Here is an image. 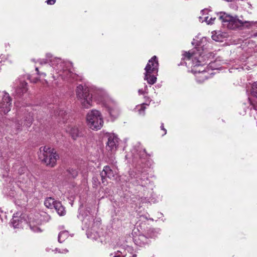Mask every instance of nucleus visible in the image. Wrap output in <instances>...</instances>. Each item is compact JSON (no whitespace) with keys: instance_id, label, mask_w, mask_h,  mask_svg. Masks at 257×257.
I'll return each mask as SVG.
<instances>
[{"instance_id":"40","label":"nucleus","mask_w":257,"mask_h":257,"mask_svg":"<svg viewBox=\"0 0 257 257\" xmlns=\"http://www.w3.org/2000/svg\"><path fill=\"white\" fill-rule=\"evenodd\" d=\"M68 250L67 249H65L64 250V251L63 252H68Z\"/></svg>"},{"instance_id":"23","label":"nucleus","mask_w":257,"mask_h":257,"mask_svg":"<svg viewBox=\"0 0 257 257\" xmlns=\"http://www.w3.org/2000/svg\"><path fill=\"white\" fill-rule=\"evenodd\" d=\"M146 108V107L145 105H144V104H142L139 107V108L138 109L139 113L140 115H144L145 114V111Z\"/></svg>"},{"instance_id":"4","label":"nucleus","mask_w":257,"mask_h":257,"mask_svg":"<svg viewBox=\"0 0 257 257\" xmlns=\"http://www.w3.org/2000/svg\"><path fill=\"white\" fill-rule=\"evenodd\" d=\"M76 93L77 97L84 108H88L92 106V96L90 94L88 87L80 84L77 87Z\"/></svg>"},{"instance_id":"25","label":"nucleus","mask_w":257,"mask_h":257,"mask_svg":"<svg viewBox=\"0 0 257 257\" xmlns=\"http://www.w3.org/2000/svg\"><path fill=\"white\" fill-rule=\"evenodd\" d=\"M215 19L216 18H210L209 20L208 17H206L205 18V21L208 25H212V24H213V22Z\"/></svg>"},{"instance_id":"31","label":"nucleus","mask_w":257,"mask_h":257,"mask_svg":"<svg viewBox=\"0 0 257 257\" xmlns=\"http://www.w3.org/2000/svg\"><path fill=\"white\" fill-rule=\"evenodd\" d=\"M184 58H186L187 59H190L192 56V54L189 52H186L184 54Z\"/></svg>"},{"instance_id":"12","label":"nucleus","mask_w":257,"mask_h":257,"mask_svg":"<svg viewBox=\"0 0 257 257\" xmlns=\"http://www.w3.org/2000/svg\"><path fill=\"white\" fill-rule=\"evenodd\" d=\"M33 121V114L31 113H28L25 116V119L24 120V122H22L21 124H19V125L17 126L18 130H21V126L23 123H24V126H26L27 127H29L32 124Z\"/></svg>"},{"instance_id":"20","label":"nucleus","mask_w":257,"mask_h":257,"mask_svg":"<svg viewBox=\"0 0 257 257\" xmlns=\"http://www.w3.org/2000/svg\"><path fill=\"white\" fill-rule=\"evenodd\" d=\"M158 232L154 228L149 229L146 234V236L149 238H155L157 237Z\"/></svg>"},{"instance_id":"38","label":"nucleus","mask_w":257,"mask_h":257,"mask_svg":"<svg viewBox=\"0 0 257 257\" xmlns=\"http://www.w3.org/2000/svg\"><path fill=\"white\" fill-rule=\"evenodd\" d=\"M40 76L41 75H43V76H46V74L45 73H43V72L41 73L40 72Z\"/></svg>"},{"instance_id":"5","label":"nucleus","mask_w":257,"mask_h":257,"mask_svg":"<svg viewBox=\"0 0 257 257\" xmlns=\"http://www.w3.org/2000/svg\"><path fill=\"white\" fill-rule=\"evenodd\" d=\"M86 121L88 126L93 130H100L103 124L101 113L95 109H92L87 113Z\"/></svg>"},{"instance_id":"29","label":"nucleus","mask_w":257,"mask_h":257,"mask_svg":"<svg viewBox=\"0 0 257 257\" xmlns=\"http://www.w3.org/2000/svg\"><path fill=\"white\" fill-rule=\"evenodd\" d=\"M148 87L147 85L145 86V89L144 90H143V89H139V91H138V92L139 93V94L141 95V94H144L145 93H148Z\"/></svg>"},{"instance_id":"7","label":"nucleus","mask_w":257,"mask_h":257,"mask_svg":"<svg viewBox=\"0 0 257 257\" xmlns=\"http://www.w3.org/2000/svg\"><path fill=\"white\" fill-rule=\"evenodd\" d=\"M4 93L0 102V111L6 114L11 110L12 99L8 93L5 92Z\"/></svg>"},{"instance_id":"13","label":"nucleus","mask_w":257,"mask_h":257,"mask_svg":"<svg viewBox=\"0 0 257 257\" xmlns=\"http://www.w3.org/2000/svg\"><path fill=\"white\" fill-rule=\"evenodd\" d=\"M46 57L49 60V63L52 66H57L59 64L62 63V60L60 58L55 57L50 53L46 54Z\"/></svg>"},{"instance_id":"19","label":"nucleus","mask_w":257,"mask_h":257,"mask_svg":"<svg viewBox=\"0 0 257 257\" xmlns=\"http://www.w3.org/2000/svg\"><path fill=\"white\" fill-rule=\"evenodd\" d=\"M69 236V233L67 231H62L58 235V240L60 243H62Z\"/></svg>"},{"instance_id":"28","label":"nucleus","mask_w":257,"mask_h":257,"mask_svg":"<svg viewBox=\"0 0 257 257\" xmlns=\"http://www.w3.org/2000/svg\"><path fill=\"white\" fill-rule=\"evenodd\" d=\"M63 77H65L66 78H67L69 77H71L72 75L71 72L69 71H64L63 72V74H62Z\"/></svg>"},{"instance_id":"6","label":"nucleus","mask_w":257,"mask_h":257,"mask_svg":"<svg viewBox=\"0 0 257 257\" xmlns=\"http://www.w3.org/2000/svg\"><path fill=\"white\" fill-rule=\"evenodd\" d=\"M219 19L222 21L223 25L230 29H234L244 23H253V22H243L236 17H232L225 13L221 12L219 14Z\"/></svg>"},{"instance_id":"11","label":"nucleus","mask_w":257,"mask_h":257,"mask_svg":"<svg viewBox=\"0 0 257 257\" xmlns=\"http://www.w3.org/2000/svg\"><path fill=\"white\" fill-rule=\"evenodd\" d=\"M67 132L69 133L73 139L76 140L78 137L82 136L81 132L76 126H71L69 127Z\"/></svg>"},{"instance_id":"30","label":"nucleus","mask_w":257,"mask_h":257,"mask_svg":"<svg viewBox=\"0 0 257 257\" xmlns=\"http://www.w3.org/2000/svg\"><path fill=\"white\" fill-rule=\"evenodd\" d=\"M92 182H93V184L96 186H98L99 184H100V182L98 180V179L96 177H93Z\"/></svg>"},{"instance_id":"10","label":"nucleus","mask_w":257,"mask_h":257,"mask_svg":"<svg viewBox=\"0 0 257 257\" xmlns=\"http://www.w3.org/2000/svg\"><path fill=\"white\" fill-rule=\"evenodd\" d=\"M149 239H148V237L146 236V235L144 234H140L138 236L134 238V242L136 244L140 246H143L149 243Z\"/></svg>"},{"instance_id":"16","label":"nucleus","mask_w":257,"mask_h":257,"mask_svg":"<svg viewBox=\"0 0 257 257\" xmlns=\"http://www.w3.org/2000/svg\"><path fill=\"white\" fill-rule=\"evenodd\" d=\"M27 86L28 83L26 82H21L19 88L16 90L17 93L21 95V94L26 92L28 90Z\"/></svg>"},{"instance_id":"14","label":"nucleus","mask_w":257,"mask_h":257,"mask_svg":"<svg viewBox=\"0 0 257 257\" xmlns=\"http://www.w3.org/2000/svg\"><path fill=\"white\" fill-rule=\"evenodd\" d=\"M19 215V213H18L14 214L11 220V223L14 228H19L20 224L22 222V219Z\"/></svg>"},{"instance_id":"45","label":"nucleus","mask_w":257,"mask_h":257,"mask_svg":"<svg viewBox=\"0 0 257 257\" xmlns=\"http://www.w3.org/2000/svg\"><path fill=\"white\" fill-rule=\"evenodd\" d=\"M25 169H26V168H22V170H23H23H25Z\"/></svg>"},{"instance_id":"39","label":"nucleus","mask_w":257,"mask_h":257,"mask_svg":"<svg viewBox=\"0 0 257 257\" xmlns=\"http://www.w3.org/2000/svg\"><path fill=\"white\" fill-rule=\"evenodd\" d=\"M199 19L200 21H202V22H203V21H204L203 20H202V18H201V17H199Z\"/></svg>"},{"instance_id":"9","label":"nucleus","mask_w":257,"mask_h":257,"mask_svg":"<svg viewBox=\"0 0 257 257\" xmlns=\"http://www.w3.org/2000/svg\"><path fill=\"white\" fill-rule=\"evenodd\" d=\"M119 139L114 135H110L108 138L106 149L108 151H114L118 146Z\"/></svg>"},{"instance_id":"27","label":"nucleus","mask_w":257,"mask_h":257,"mask_svg":"<svg viewBox=\"0 0 257 257\" xmlns=\"http://www.w3.org/2000/svg\"><path fill=\"white\" fill-rule=\"evenodd\" d=\"M212 38L213 40L217 41V42H219V41H221V37L219 36L218 35H216V34H213L212 35Z\"/></svg>"},{"instance_id":"44","label":"nucleus","mask_w":257,"mask_h":257,"mask_svg":"<svg viewBox=\"0 0 257 257\" xmlns=\"http://www.w3.org/2000/svg\"><path fill=\"white\" fill-rule=\"evenodd\" d=\"M56 250L57 251H58L59 252H61V251H60L59 250H58L57 248H56Z\"/></svg>"},{"instance_id":"34","label":"nucleus","mask_w":257,"mask_h":257,"mask_svg":"<svg viewBox=\"0 0 257 257\" xmlns=\"http://www.w3.org/2000/svg\"><path fill=\"white\" fill-rule=\"evenodd\" d=\"M161 130H163L164 131V134H163V136L166 135V133H167V130L164 128V123H161Z\"/></svg>"},{"instance_id":"43","label":"nucleus","mask_w":257,"mask_h":257,"mask_svg":"<svg viewBox=\"0 0 257 257\" xmlns=\"http://www.w3.org/2000/svg\"><path fill=\"white\" fill-rule=\"evenodd\" d=\"M113 257H121V256L119 255H115Z\"/></svg>"},{"instance_id":"37","label":"nucleus","mask_w":257,"mask_h":257,"mask_svg":"<svg viewBox=\"0 0 257 257\" xmlns=\"http://www.w3.org/2000/svg\"><path fill=\"white\" fill-rule=\"evenodd\" d=\"M251 104L252 105L253 108L257 110V106H255L252 102H251Z\"/></svg>"},{"instance_id":"36","label":"nucleus","mask_w":257,"mask_h":257,"mask_svg":"<svg viewBox=\"0 0 257 257\" xmlns=\"http://www.w3.org/2000/svg\"><path fill=\"white\" fill-rule=\"evenodd\" d=\"M35 70L37 71V74L38 75H40V72L39 71L38 68V67H36Z\"/></svg>"},{"instance_id":"35","label":"nucleus","mask_w":257,"mask_h":257,"mask_svg":"<svg viewBox=\"0 0 257 257\" xmlns=\"http://www.w3.org/2000/svg\"><path fill=\"white\" fill-rule=\"evenodd\" d=\"M39 80V78H37V77H36V78H34L33 79H32L31 80V81L33 83H37L38 81Z\"/></svg>"},{"instance_id":"18","label":"nucleus","mask_w":257,"mask_h":257,"mask_svg":"<svg viewBox=\"0 0 257 257\" xmlns=\"http://www.w3.org/2000/svg\"><path fill=\"white\" fill-rule=\"evenodd\" d=\"M208 73L206 71H202L201 72L199 71L198 75L196 76L197 81L200 83L203 82L205 80L208 78Z\"/></svg>"},{"instance_id":"32","label":"nucleus","mask_w":257,"mask_h":257,"mask_svg":"<svg viewBox=\"0 0 257 257\" xmlns=\"http://www.w3.org/2000/svg\"><path fill=\"white\" fill-rule=\"evenodd\" d=\"M30 228H31V230H33V231H35V232L41 231V229L37 226H32L31 225H30Z\"/></svg>"},{"instance_id":"26","label":"nucleus","mask_w":257,"mask_h":257,"mask_svg":"<svg viewBox=\"0 0 257 257\" xmlns=\"http://www.w3.org/2000/svg\"><path fill=\"white\" fill-rule=\"evenodd\" d=\"M38 62L41 65H44V64H46L48 63H49V59H47V57L46 56L45 59H40L38 60Z\"/></svg>"},{"instance_id":"21","label":"nucleus","mask_w":257,"mask_h":257,"mask_svg":"<svg viewBox=\"0 0 257 257\" xmlns=\"http://www.w3.org/2000/svg\"><path fill=\"white\" fill-rule=\"evenodd\" d=\"M119 112L118 108L116 106L109 108V113L110 115L114 118H116L118 116Z\"/></svg>"},{"instance_id":"22","label":"nucleus","mask_w":257,"mask_h":257,"mask_svg":"<svg viewBox=\"0 0 257 257\" xmlns=\"http://www.w3.org/2000/svg\"><path fill=\"white\" fill-rule=\"evenodd\" d=\"M251 93L253 96L257 98V81L252 84Z\"/></svg>"},{"instance_id":"24","label":"nucleus","mask_w":257,"mask_h":257,"mask_svg":"<svg viewBox=\"0 0 257 257\" xmlns=\"http://www.w3.org/2000/svg\"><path fill=\"white\" fill-rule=\"evenodd\" d=\"M68 172L73 178H75L78 175V171L75 169H70Z\"/></svg>"},{"instance_id":"17","label":"nucleus","mask_w":257,"mask_h":257,"mask_svg":"<svg viewBox=\"0 0 257 257\" xmlns=\"http://www.w3.org/2000/svg\"><path fill=\"white\" fill-rule=\"evenodd\" d=\"M57 201L54 200L52 197H48L46 199L44 202L45 206L48 208L52 209L55 206V203H57Z\"/></svg>"},{"instance_id":"42","label":"nucleus","mask_w":257,"mask_h":257,"mask_svg":"<svg viewBox=\"0 0 257 257\" xmlns=\"http://www.w3.org/2000/svg\"><path fill=\"white\" fill-rule=\"evenodd\" d=\"M137 255L136 254H134L133 255L132 257H137Z\"/></svg>"},{"instance_id":"8","label":"nucleus","mask_w":257,"mask_h":257,"mask_svg":"<svg viewBox=\"0 0 257 257\" xmlns=\"http://www.w3.org/2000/svg\"><path fill=\"white\" fill-rule=\"evenodd\" d=\"M114 175L115 173L109 166H104L100 173L102 183L104 185H106L107 184L106 177L112 179L114 178Z\"/></svg>"},{"instance_id":"1","label":"nucleus","mask_w":257,"mask_h":257,"mask_svg":"<svg viewBox=\"0 0 257 257\" xmlns=\"http://www.w3.org/2000/svg\"><path fill=\"white\" fill-rule=\"evenodd\" d=\"M82 222L84 227L87 229L86 234L88 238L96 239L100 237L101 222L99 218L95 220L91 215L86 216Z\"/></svg>"},{"instance_id":"41","label":"nucleus","mask_w":257,"mask_h":257,"mask_svg":"<svg viewBox=\"0 0 257 257\" xmlns=\"http://www.w3.org/2000/svg\"><path fill=\"white\" fill-rule=\"evenodd\" d=\"M207 10H202L201 11V13H203V14H204V12H205V11H206Z\"/></svg>"},{"instance_id":"3","label":"nucleus","mask_w":257,"mask_h":257,"mask_svg":"<svg viewBox=\"0 0 257 257\" xmlns=\"http://www.w3.org/2000/svg\"><path fill=\"white\" fill-rule=\"evenodd\" d=\"M39 157L42 162L47 166L51 167L56 165L57 160L59 158V156L55 150L48 146H44L40 148Z\"/></svg>"},{"instance_id":"15","label":"nucleus","mask_w":257,"mask_h":257,"mask_svg":"<svg viewBox=\"0 0 257 257\" xmlns=\"http://www.w3.org/2000/svg\"><path fill=\"white\" fill-rule=\"evenodd\" d=\"M54 208L60 216H64L66 214L65 207L62 205L60 201L55 203V206Z\"/></svg>"},{"instance_id":"33","label":"nucleus","mask_w":257,"mask_h":257,"mask_svg":"<svg viewBox=\"0 0 257 257\" xmlns=\"http://www.w3.org/2000/svg\"><path fill=\"white\" fill-rule=\"evenodd\" d=\"M56 0H47L46 3L47 5H53L56 3Z\"/></svg>"},{"instance_id":"2","label":"nucleus","mask_w":257,"mask_h":257,"mask_svg":"<svg viewBox=\"0 0 257 257\" xmlns=\"http://www.w3.org/2000/svg\"><path fill=\"white\" fill-rule=\"evenodd\" d=\"M144 80L148 83L153 85L157 81V76L159 70V63L157 56H154L150 59L145 68Z\"/></svg>"}]
</instances>
